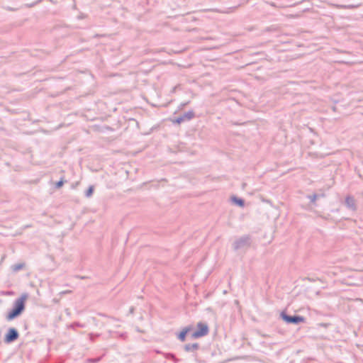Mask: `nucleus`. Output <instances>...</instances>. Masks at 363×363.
I'll list each match as a JSON object with an SVG mask.
<instances>
[{
  "label": "nucleus",
  "instance_id": "nucleus-1",
  "mask_svg": "<svg viewBox=\"0 0 363 363\" xmlns=\"http://www.w3.org/2000/svg\"><path fill=\"white\" fill-rule=\"evenodd\" d=\"M26 299L27 296L23 295L15 301L14 308L7 315L8 320H13L23 312Z\"/></svg>",
  "mask_w": 363,
  "mask_h": 363
},
{
  "label": "nucleus",
  "instance_id": "nucleus-2",
  "mask_svg": "<svg viewBox=\"0 0 363 363\" xmlns=\"http://www.w3.org/2000/svg\"><path fill=\"white\" fill-rule=\"evenodd\" d=\"M196 328L197 330L191 334V337L194 339L203 337L209 332V328L206 323L199 322L196 325Z\"/></svg>",
  "mask_w": 363,
  "mask_h": 363
},
{
  "label": "nucleus",
  "instance_id": "nucleus-3",
  "mask_svg": "<svg viewBox=\"0 0 363 363\" xmlns=\"http://www.w3.org/2000/svg\"><path fill=\"white\" fill-rule=\"evenodd\" d=\"M282 318L288 323H299L305 322V318L302 316H290L282 315Z\"/></svg>",
  "mask_w": 363,
  "mask_h": 363
},
{
  "label": "nucleus",
  "instance_id": "nucleus-4",
  "mask_svg": "<svg viewBox=\"0 0 363 363\" xmlns=\"http://www.w3.org/2000/svg\"><path fill=\"white\" fill-rule=\"evenodd\" d=\"M18 335L17 331L15 329L11 328L9 330V332L6 336L5 340L7 342H12V341L16 340L18 338Z\"/></svg>",
  "mask_w": 363,
  "mask_h": 363
},
{
  "label": "nucleus",
  "instance_id": "nucleus-5",
  "mask_svg": "<svg viewBox=\"0 0 363 363\" xmlns=\"http://www.w3.org/2000/svg\"><path fill=\"white\" fill-rule=\"evenodd\" d=\"M190 330V328H185L179 335V338L181 341L184 342L186 339L187 333Z\"/></svg>",
  "mask_w": 363,
  "mask_h": 363
},
{
  "label": "nucleus",
  "instance_id": "nucleus-6",
  "mask_svg": "<svg viewBox=\"0 0 363 363\" xmlns=\"http://www.w3.org/2000/svg\"><path fill=\"white\" fill-rule=\"evenodd\" d=\"M191 117H192V114L188 113V114H186L185 116H184L183 117H180V118H178L174 120L173 122L177 123H180L184 119H186V118L190 119Z\"/></svg>",
  "mask_w": 363,
  "mask_h": 363
},
{
  "label": "nucleus",
  "instance_id": "nucleus-7",
  "mask_svg": "<svg viewBox=\"0 0 363 363\" xmlns=\"http://www.w3.org/2000/svg\"><path fill=\"white\" fill-rule=\"evenodd\" d=\"M346 202L349 206H353L354 205V200L352 197H347L346 199Z\"/></svg>",
  "mask_w": 363,
  "mask_h": 363
},
{
  "label": "nucleus",
  "instance_id": "nucleus-8",
  "mask_svg": "<svg viewBox=\"0 0 363 363\" xmlns=\"http://www.w3.org/2000/svg\"><path fill=\"white\" fill-rule=\"evenodd\" d=\"M93 192H94V186H91L86 191V196L89 197L92 195Z\"/></svg>",
  "mask_w": 363,
  "mask_h": 363
},
{
  "label": "nucleus",
  "instance_id": "nucleus-9",
  "mask_svg": "<svg viewBox=\"0 0 363 363\" xmlns=\"http://www.w3.org/2000/svg\"><path fill=\"white\" fill-rule=\"evenodd\" d=\"M233 201L235 203H237L238 205H239L240 206H243V205H244V201L240 199L234 198Z\"/></svg>",
  "mask_w": 363,
  "mask_h": 363
},
{
  "label": "nucleus",
  "instance_id": "nucleus-10",
  "mask_svg": "<svg viewBox=\"0 0 363 363\" xmlns=\"http://www.w3.org/2000/svg\"><path fill=\"white\" fill-rule=\"evenodd\" d=\"M62 185H63V181H60V182H58L56 184V186H57V188L61 187Z\"/></svg>",
  "mask_w": 363,
  "mask_h": 363
}]
</instances>
